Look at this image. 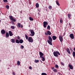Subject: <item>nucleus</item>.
I'll use <instances>...</instances> for the list:
<instances>
[{
	"label": "nucleus",
	"mask_w": 75,
	"mask_h": 75,
	"mask_svg": "<svg viewBox=\"0 0 75 75\" xmlns=\"http://www.w3.org/2000/svg\"><path fill=\"white\" fill-rule=\"evenodd\" d=\"M48 38L49 40H47V42L48 43L50 44V45H52V39L51 37L50 36H48Z\"/></svg>",
	"instance_id": "1"
},
{
	"label": "nucleus",
	"mask_w": 75,
	"mask_h": 75,
	"mask_svg": "<svg viewBox=\"0 0 75 75\" xmlns=\"http://www.w3.org/2000/svg\"><path fill=\"white\" fill-rule=\"evenodd\" d=\"M53 54L55 57H58V55H61L60 53L58 51H55L54 52H53Z\"/></svg>",
	"instance_id": "2"
},
{
	"label": "nucleus",
	"mask_w": 75,
	"mask_h": 75,
	"mask_svg": "<svg viewBox=\"0 0 75 75\" xmlns=\"http://www.w3.org/2000/svg\"><path fill=\"white\" fill-rule=\"evenodd\" d=\"M29 31L30 32L31 34H30V36L31 37L33 36H34L35 35V33L34 32V31L33 30H30Z\"/></svg>",
	"instance_id": "3"
},
{
	"label": "nucleus",
	"mask_w": 75,
	"mask_h": 75,
	"mask_svg": "<svg viewBox=\"0 0 75 75\" xmlns=\"http://www.w3.org/2000/svg\"><path fill=\"white\" fill-rule=\"evenodd\" d=\"M28 40L30 42H33V39L31 37H29L28 38Z\"/></svg>",
	"instance_id": "4"
},
{
	"label": "nucleus",
	"mask_w": 75,
	"mask_h": 75,
	"mask_svg": "<svg viewBox=\"0 0 75 75\" xmlns=\"http://www.w3.org/2000/svg\"><path fill=\"white\" fill-rule=\"evenodd\" d=\"M45 34L46 35H51V33L50 32V31L48 30L47 31V33H45Z\"/></svg>",
	"instance_id": "5"
},
{
	"label": "nucleus",
	"mask_w": 75,
	"mask_h": 75,
	"mask_svg": "<svg viewBox=\"0 0 75 75\" xmlns=\"http://www.w3.org/2000/svg\"><path fill=\"white\" fill-rule=\"evenodd\" d=\"M48 25V22L46 21H44L43 22V26L45 28L47 27V26Z\"/></svg>",
	"instance_id": "6"
},
{
	"label": "nucleus",
	"mask_w": 75,
	"mask_h": 75,
	"mask_svg": "<svg viewBox=\"0 0 75 75\" xmlns=\"http://www.w3.org/2000/svg\"><path fill=\"white\" fill-rule=\"evenodd\" d=\"M9 18L10 19L13 21H14V22H16V20L14 18H13V16H10Z\"/></svg>",
	"instance_id": "7"
},
{
	"label": "nucleus",
	"mask_w": 75,
	"mask_h": 75,
	"mask_svg": "<svg viewBox=\"0 0 75 75\" xmlns=\"http://www.w3.org/2000/svg\"><path fill=\"white\" fill-rule=\"evenodd\" d=\"M39 54L40 55V58H41V57H44V54L42 53L41 52H39Z\"/></svg>",
	"instance_id": "8"
},
{
	"label": "nucleus",
	"mask_w": 75,
	"mask_h": 75,
	"mask_svg": "<svg viewBox=\"0 0 75 75\" xmlns=\"http://www.w3.org/2000/svg\"><path fill=\"white\" fill-rule=\"evenodd\" d=\"M70 37L71 39H74V34L71 33V34L70 35Z\"/></svg>",
	"instance_id": "9"
},
{
	"label": "nucleus",
	"mask_w": 75,
	"mask_h": 75,
	"mask_svg": "<svg viewBox=\"0 0 75 75\" xmlns=\"http://www.w3.org/2000/svg\"><path fill=\"white\" fill-rule=\"evenodd\" d=\"M59 38L61 42L62 43V41H63V38L61 36H59Z\"/></svg>",
	"instance_id": "10"
},
{
	"label": "nucleus",
	"mask_w": 75,
	"mask_h": 75,
	"mask_svg": "<svg viewBox=\"0 0 75 75\" xmlns=\"http://www.w3.org/2000/svg\"><path fill=\"white\" fill-rule=\"evenodd\" d=\"M1 33L2 34H4L6 33V31L4 30H2L1 31Z\"/></svg>",
	"instance_id": "11"
},
{
	"label": "nucleus",
	"mask_w": 75,
	"mask_h": 75,
	"mask_svg": "<svg viewBox=\"0 0 75 75\" xmlns=\"http://www.w3.org/2000/svg\"><path fill=\"white\" fill-rule=\"evenodd\" d=\"M9 34L10 36H13V34L12 33V32L11 31H9Z\"/></svg>",
	"instance_id": "12"
},
{
	"label": "nucleus",
	"mask_w": 75,
	"mask_h": 75,
	"mask_svg": "<svg viewBox=\"0 0 75 75\" xmlns=\"http://www.w3.org/2000/svg\"><path fill=\"white\" fill-rule=\"evenodd\" d=\"M57 37L55 36H52V38L53 40H55L57 39Z\"/></svg>",
	"instance_id": "13"
},
{
	"label": "nucleus",
	"mask_w": 75,
	"mask_h": 75,
	"mask_svg": "<svg viewBox=\"0 0 75 75\" xmlns=\"http://www.w3.org/2000/svg\"><path fill=\"white\" fill-rule=\"evenodd\" d=\"M11 42L13 43H15V40L14 39H12L10 40Z\"/></svg>",
	"instance_id": "14"
},
{
	"label": "nucleus",
	"mask_w": 75,
	"mask_h": 75,
	"mask_svg": "<svg viewBox=\"0 0 75 75\" xmlns=\"http://www.w3.org/2000/svg\"><path fill=\"white\" fill-rule=\"evenodd\" d=\"M69 67L71 69H72L73 68V66L71 64H69Z\"/></svg>",
	"instance_id": "15"
},
{
	"label": "nucleus",
	"mask_w": 75,
	"mask_h": 75,
	"mask_svg": "<svg viewBox=\"0 0 75 75\" xmlns=\"http://www.w3.org/2000/svg\"><path fill=\"white\" fill-rule=\"evenodd\" d=\"M23 42H24L23 40L22 39H21L19 40V43H20V44H22V43H23Z\"/></svg>",
	"instance_id": "16"
},
{
	"label": "nucleus",
	"mask_w": 75,
	"mask_h": 75,
	"mask_svg": "<svg viewBox=\"0 0 75 75\" xmlns=\"http://www.w3.org/2000/svg\"><path fill=\"white\" fill-rule=\"evenodd\" d=\"M16 42L17 44H19L20 43V40L16 39Z\"/></svg>",
	"instance_id": "17"
},
{
	"label": "nucleus",
	"mask_w": 75,
	"mask_h": 75,
	"mask_svg": "<svg viewBox=\"0 0 75 75\" xmlns=\"http://www.w3.org/2000/svg\"><path fill=\"white\" fill-rule=\"evenodd\" d=\"M6 37L7 38L8 37H9V34L8 33H6Z\"/></svg>",
	"instance_id": "18"
},
{
	"label": "nucleus",
	"mask_w": 75,
	"mask_h": 75,
	"mask_svg": "<svg viewBox=\"0 0 75 75\" xmlns=\"http://www.w3.org/2000/svg\"><path fill=\"white\" fill-rule=\"evenodd\" d=\"M67 52L69 54H71L70 51H69V48H67Z\"/></svg>",
	"instance_id": "19"
},
{
	"label": "nucleus",
	"mask_w": 75,
	"mask_h": 75,
	"mask_svg": "<svg viewBox=\"0 0 75 75\" xmlns=\"http://www.w3.org/2000/svg\"><path fill=\"white\" fill-rule=\"evenodd\" d=\"M18 27H19V28H20V27L21 26V25L20 24V23H18V25H17Z\"/></svg>",
	"instance_id": "20"
},
{
	"label": "nucleus",
	"mask_w": 75,
	"mask_h": 75,
	"mask_svg": "<svg viewBox=\"0 0 75 75\" xmlns=\"http://www.w3.org/2000/svg\"><path fill=\"white\" fill-rule=\"evenodd\" d=\"M36 7H37V8H38V7H39V4L38 3H37L36 4Z\"/></svg>",
	"instance_id": "21"
},
{
	"label": "nucleus",
	"mask_w": 75,
	"mask_h": 75,
	"mask_svg": "<svg viewBox=\"0 0 75 75\" xmlns=\"http://www.w3.org/2000/svg\"><path fill=\"white\" fill-rule=\"evenodd\" d=\"M68 17H69V18H71V15L69 13H68Z\"/></svg>",
	"instance_id": "22"
},
{
	"label": "nucleus",
	"mask_w": 75,
	"mask_h": 75,
	"mask_svg": "<svg viewBox=\"0 0 75 75\" xmlns=\"http://www.w3.org/2000/svg\"><path fill=\"white\" fill-rule=\"evenodd\" d=\"M74 58L75 57V52H73L72 54Z\"/></svg>",
	"instance_id": "23"
},
{
	"label": "nucleus",
	"mask_w": 75,
	"mask_h": 75,
	"mask_svg": "<svg viewBox=\"0 0 75 75\" xmlns=\"http://www.w3.org/2000/svg\"><path fill=\"white\" fill-rule=\"evenodd\" d=\"M41 58H42V60L43 61H45V59L44 58V56H43V57H42Z\"/></svg>",
	"instance_id": "24"
},
{
	"label": "nucleus",
	"mask_w": 75,
	"mask_h": 75,
	"mask_svg": "<svg viewBox=\"0 0 75 75\" xmlns=\"http://www.w3.org/2000/svg\"><path fill=\"white\" fill-rule=\"evenodd\" d=\"M17 64L18 65H20V62L19 61H17Z\"/></svg>",
	"instance_id": "25"
},
{
	"label": "nucleus",
	"mask_w": 75,
	"mask_h": 75,
	"mask_svg": "<svg viewBox=\"0 0 75 75\" xmlns=\"http://www.w3.org/2000/svg\"><path fill=\"white\" fill-rule=\"evenodd\" d=\"M56 3L57 4L58 6H60V5L59 4V2L58 1H56Z\"/></svg>",
	"instance_id": "26"
},
{
	"label": "nucleus",
	"mask_w": 75,
	"mask_h": 75,
	"mask_svg": "<svg viewBox=\"0 0 75 75\" xmlns=\"http://www.w3.org/2000/svg\"><path fill=\"white\" fill-rule=\"evenodd\" d=\"M29 19L30 20V21H33V18L31 17H29Z\"/></svg>",
	"instance_id": "27"
},
{
	"label": "nucleus",
	"mask_w": 75,
	"mask_h": 75,
	"mask_svg": "<svg viewBox=\"0 0 75 75\" xmlns=\"http://www.w3.org/2000/svg\"><path fill=\"white\" fill-rule=\"evenodd\" d=\"M60 22L61 23H62L63 22V20H62V19H60Z\"/></svg>",
	"instance_id": "28"
},
{
	"label": "nucleus",
	"mask_w": 75,
	"mask_h": 75,
	"mask_svg": "<svg viewBox=\"0 0 75 75\" xmlns=\"http://www.w3.org/2000/svg\"><path fill=\"white\" fill-rule=\"evenodd\" d=\"M39 62V60H35V62L36 63H37V62Z\"/></svg>",
	"instance_id": "29"
},
{
	"label": "nucleus",
	"mask_w": 75,
	"mask_h": 75,
	"mask_svg": "<svg viewBox=\"0 0 75 75\" xmlns=\"http://www.w3.org/2000/svg\"><path fill=\"white\" fill-rule=\"evenodd\" d=\"M53 71L55 72H57V70L56 69H54L53 70Z\"/></svg>",
	"instance_id": "30"
},
{
	"label": "nucleus",
	"mask_w": 75,
	"mask_h": 75,
	"mask_svg": "<svg viewBox=\"0 0 75 75\" xmlns=\"http://www.w3.org/2000/svg\"><path fill=\"white\" fill-rule=\"evenodd\" d=\"M47 28L48 29V30H50V26L49 25H48L47 26Z\"/></svg>",
	"instance_id": "31"
},
{
	"label": "nucleus",
	"mask_w": 75,
	"mask_h": 75,
	"mask_svg": "<svg viewBox=\"0 0 75 75\" xmlns=\"http://www.w3.org/2000/svg\"><path fill=\"white\" fill-rule=\"evenodd\" d=\"M25 37L26 40H28V37L27 35H26V34L25 35Z\"/></svg>",
	"instance_id": "32"
},
{
	"label": "nucleus",
	"mask_w": 75,
	"mask_h": 75,
	"mask_svg": "<svg viewBox=\"0 0 75 75\" xmlns=\"http://www.w3.org/2000/svg\"><path fill=\"white\" fill-rule=\"evenodd\" d=\"M20 48H21V49H23L24 48V46L21 45V46L20 47Z\"/></svg>",
	"instance_id": "33"
},
{
	"label": "nucleus",
	"mask_w": 75,
	"mask_h": 75,
	"mask_svg": "<svg viewBox=\"0 0 75 75\" xmlns=\"http://www.w3.org/2000/svg\"><path fill=\"white\" fill-rule=\"evenodd\" d=\"M49 10H51L52 8V6H50L49 7Z\"/></svg>",
	"instance_id": "34"
},
{
	"label": "nucleus",
	"mask_w": 75,
	"mask_h": 75,
	"mask_svg": "<svg viewBox=\"0 0 75 75\" xmlns=\"http://www.w3.org/2000/svg\"><path fill=\"white\" fill-rule=\"evenodd\" d=\"M41 75H47L46 73H42Z\"/></svg>",
	"instance_id": "35"
},
{
	"label": "nucleus",
	"mask_w": 75,
	"mask_h": 75,
	"mask_svg": "<svg viewBox=\"0 0 75 75\" xmlns=\"http://www.w3.org/2000/svg\"><path fill=\"white\" fill-rule=\"evenodd\" d=\"M11 28H12V29H14V28H15V26H11Z\"/></svg>",
	"instance_id": "36"
},
{
	"label": "nucleus",
	"mask_w": 75,
	"mask_h": 75,
	"mask_svg": "<svg viewBox=\"0 0 75 75\" xmlns=\"http://www.w3.org/2000/svg\"><path fill=\"white\" fill-rule=\"evenodd\" d=\"M6 7L7 8V9H8V8H9V6L8 5H6Z\"/></svg>",
	"instance_id": "37"
},
{
	"label": "nucleus",
	"mask_w": 75,
	"mask_h": 75,
	"mask_svg": "<svg viewBox=\"0 0 75 75\" xmlns=\"http://www.w3.org/2000/svg\"><path fill=\"white\" fill-rule=\"evenodd\" d=\"M4 3H6V2H8V1L7 0H3Z\"/></svg>",
	"instance_id": "38"
},
{
	"label": "nucleus",
	"mask_w": 75,
	"mask_h": 75,
	"mask_svg": "<svg viewBox=\"0 0 75 75\" xmlns=\"http://www.w3.org/2000/svg\"><path fill=\"white\" fill-rule=\"evenodd\" d=\"M55 67H56V68H58V67H58V66L57 64L56 65Z\"/></svg>",
	"instance_id": "39"
},
{
	"label": "nucleus",
	"mask_w": 75,
	"mask_h": 75,
	"mask_svg": "<svg viewBox=\"0 0 75 75\" xmlns=\"http://www.w3.org/2000/svg\"><path fill=\"white\" fill-rule=\"evenodd\" d=\"M29 69H32V67H31V66H30L29 67Z\"/></svg>",
	"instance_id": "40"
},
{
	"label": "nucleus",
	"mask_w": 75,
	"mask_h": 75,
	"mask_svg": "<svg viewBox=\"0 0 75 75\" xmlns=\"http://www.w3.org/2000/svg\"><path fill=\"white\" fill-rule=\"evenodd\" d=\"M17 38L18 40H20V37L19 36H18Z\"/></svg>",
	"instance_id": "41"
},
{
	"label": "nucleus",
	"mask_w": 75,
	"mask_h": 75,
	"mask_svg": "<svg viewBox=\"0 0 75 75\" xmlns=\"http://www.w3.org/2000/svg\"><path fill=\"white\" fill-rule=\"evenodd\" d=\"M61 64H62V65H64V64L62 62H61Z\"/></svg>",
	"instance_id": "42"
},
{
	"label": "nucleus",
	"mask_w": 75,
	"mask_h": 75,
	"mask_svg": "<svg viewBox=\"0 0 75 75\" xmlns=\"http://www.w3.org/2000/svg\"><path fill=\"white\" fill-rule=\"evenodd\" d=\"M54 67H52L51 68V69H52L53 70V69H54Z\"/></svg>",
	"instance_id": "43"
},
{
	"label": "nucleus",
	"mask_w": 75,
	"mask_h": 75,
	"mask_svg": "<svg viewBox=\"0 0 75 75\" xmlns=\"http://www.w3.org/2000/svg\"><path fill=\"white\" fill-rule=\"evenodd\" d=\"M13 75H16V74H15V73L14 72H13Z\"/></svg>",
	"instance_id": "44"
},
{
	"label": "nucleus",
	"mask_w": 75,
	"mask_h": 75,
	"mask_svg": "<svg viewBox=\"0 0 75 75\" xmlns=\"http://www.w3.org/2000/svg\"><path fill=\"white\" fill-rule=\"evenodd\" d=\"M23 25H21V28H23Z\"/></svg>",
	"instance_id": "45"
},
{
	"label": "nucleus",
	"mask_w": 75,
	"mask_h": 75,
	"mask_svg": "<svg viewBox=\"0 0 75 75\" xmlns=\"http://www.w3.org/2000/svg\"><path fill=\"white\" fill-rule=\"evenodd\" d=\"M13 25H15V24L14 23H13Z\"/></svg>",
	"instance_id": "46"
},
{
	"label": "nucleus",
	"mask_w": 75,
	"mask_h": 75,
	"mask_svg": "<svg viewBox=\"0 0 75 75\" xmlns=\"http://www.w3.org/2000/svg\"><path fill=\"white\" fill-rule=\"evenodd\" d=\"M1 20H0V23H1Z\"/></svg>",
	"instance_id": "47"
},
{
	"label": "nucleus",
	"mask_w": 75,
	"mask_h": 75,
	"mask_svg": "<svg viewBox=\"0 0 75 75\" xmlns=\"http://www.w3.org/2000/svg\"><path fill=\"white\" fill-rule=\"evenodd\" d=\"M40 61H41V62L42 63V61H41V60H40Z\"/></svg>",
	"instance_id": "48"
},
{
	"label": "nucleus",
	"mask_w": 75,
	"mask_h": 75,
	"mask_svg": "<svg viewBox=\"0 0 75 75\" xmlns=\"http://www.w3.org/2000/svg\"><path fill=\"white\" fill-rule=\"evenodd\" d=\"M69 25H70V23H69Z\"/></svg>",
	"instance_id": "49"
}]
</instances>
